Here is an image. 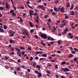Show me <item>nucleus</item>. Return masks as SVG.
<instances>
[{
    "instance_id": "6",
    "label": "nucleus",
    "mask_w": 78,
    "mask_h": 78,
    "mask_svg": "<svg viewBox=\"0 0 78 78\" xmlns=\"http://www.w3.org/2000/svg\"><path fill=\"white\" fill-rule=\"evenodd\" d=\"M9 42L10 43H11V44H12V43H13V44H14L15 42H16V41L12 39H10L9 41Z\"/></svg>"
},
{
    "instance_id": "31",
    "label": "nucleus",
    "mask_w": 78,
    "mask_h": 78,
    "mask_svg": "<svg viewBox=\"0 0 78 78\" xmlns=\"http://www.w3.org/2000/svg\"><path fill=\"white\" fill-rule=\"evenodd\" d=\"M48 22L50 23V22H51V19H50V18H49V19L48 20Z\"/></svg>"
},
{
    "instance_id": "20",
    "label": "nucleus",
    "mask_w": 78,
    "mask_h": 78,
    "mask_svg": "<svg viewBox=\"0 0 78 78\" xmlns=\"http://www.w3.org/2000/svg\"><path fill=\"white\" fill-rule=\"evenodd\" d=\"M70 3L69 2L68 3V4L67 6V8H70Z\"/></svg>"
},
{
    "instance_id": "18",
    "label": "nucleus",
    "mask_w": 78,
    "mask_h": 78,
    "mask_svg": "<svg viewBox=\"0 0 78 78\" xmlns=\"http://www.w3.org/2000/svg\"><path fill=\"white\" fill-rule=\"evenodd\" d=\"M67 63V62L65 61H62L61 64L63 65L66 64Z\"/></svg>"
},
{
    "instance_id": "24",
    "label": "nucleus",
    "mask_w": 78,
    "mask_h": 78,
    "mask_svg": "<svg viewBox=\"0 0 78 78\" xmlns=\"http://www.w3.org/2000/svg\"><path fill=\"white\" fill-rule=\"evenodd\" d=\"M19 8L20 9H24L25 7L23 6H20L19 7Z\"/></svg>"
},
{
    "instance_id": "21",
    "label": "nucleus",
    "mask_w": 78,
    "mask_h": 78,
    "mask_svg": "<svg viewBox=\"0 0 78 78\" xmlns=\"http://www.w3.org/2000/svg\"><path fill=\"white\" fill-rule=\"evenodd\" d=\"M51 14L54 16H56V13L55 12H52Z\"/></svg>"
},
{
    "instance_id": "37",
    "label": "nucleus",
    "mask_w": 78,
    "mask_h": 78,
    "mask_svg": "<svg viewBox=\"0 0 78 78\" xmlns=\"http://www.w3.org/2000/svg\"><path fill=\"white\" fill-rule=\"evenodd\" d=\"M12 30H11L9 31V34H12Z\"/></svg>"
},
{
    "instance_id": "41",
    "label": "nucleus",
    "mask_w": 78,
    "mask_h": 78,
    "mask_svg": "<svg viewBox=\"0 0 78 78\" xmlns=\"http://www.w3.org/2000/svg\"><path fill=\"white\" fill-rule=\"evenodd\" d=\"M42 56H44V57H47V54H43L42 55Z\"/></svg>"
},
{
    "instance_id": "34",
    "label": "nucleus",
    "mask_w": 78,
    "mask_h": 78,
    "mask_svg": "<svg viewBox=\"0 0 78 78\" xmlns=\"http://www.w3.org/2000/svg\"><path fill=\"white\" fill-rule=\"evenodd\" d=\"M9 37H13V36H14V34H10L9 35Z\"/></svg>"
},
{
    "instance_id": "54",
    "label": "nucleus",
    "mask_w": 78,
    "mask_h": 78,
    "mask_svg": "<svg viewBox=\"0 0 78 78\" xmlns=\"http://www.w3.org/2000/svg\"><path fill=\"white\" fill-rule=\"evenodd\" d=\"M27 72H30V71H31V70H30V69H27Z\"/></svg>"
},
{
    "instance_id": "3",
    "label": "nucleus",
    "mask_w": 78,
    "mask_h": 78,
    "mask_svg": "<svg viewBox=\"0 0 78 78\" xmlns=\"http://www.w3.org/2000/svg\"><path fill=\"white\" fill-rule=\"evenodd\" d=\"M41 36L42 39H46L47 38V35L46 34H41Z\"/></svg>"
},
{
    "instance_id": "23",
    "label": "nucleus",
    "mask_w": 78,
    "mask_h": 78,
    "mask_svg": "<svg viewBox=\"0 0 78 78\" xmlns=\"http://www.w3.org/2000/svg\"><path fill=\"white\" fill-rule=\"evenodd\" d=\"M73 5H72L71 6V8H70V10H72L73 9Z\"/></svg>"
},
{
    "instance_id": "8",
    "label": "nucleus",
    "mask_w": 78,
    "mask_h": 78,
    "mask_svg": "<svg viewBox=\"0 0 78 78\" xmlns=\"http://www.w3.org/2000/svg\"><path fill=\"white\" fill-rule=\"evenodd\" d=\"M29 23L30 27H34V26L33 25V23H32L30 21Z\"/></svg>"
},
{
    "instance_id": "12",
    "label": "nucleus",
    "mask_w": 78,
    "mask_h": 78,
    "mask_svg": "<svg viewBox=\"0 0 78 78\" xmlns=\"http://www.w3.org/2000/svg\"><path fill=\"white\" fill-rule=\"evenodd\" d=\"M78 26V24H76V25H75L74 27L72 26V28L73 29H75V28H76V27Z\"/></svg>"
},
{
    "instance_id": "43",
    "label": "nucleus",
    "mask_w": 78,
    "mask_h": 78,
    "mask_svg": "<svg viewBox=\"0 0 78 78\" xmlns=\"http://www.w3.org/2000/svg\"><path fill=\"white\" fill-rule=\"evenodd\" d=\"M49 16L48 15H46L44 16V18H47V17H48Z\"/></svg>"
},
{
    "instance_id": "63",
    "label": "nucleus",
    "mask_w": 78,
    "mask_h": 78,
    "mask_svg": "<svg viewBox=\"0 0 78 78\" xmlns=\"http://www.w3.org/2000/svg\"><path fill=\"white\" fill-rule=\"evenodd\" d=\"M27 4H30V2H29V0H28L27 1Z\"/></svg>"
},
{
    "instance_id": "55",
    "label": "nucleus",
    "mask_w": 78,
    "mask_h": 78,
    "mask_svg": "<svg viewBox=\"0 0 78 78\" xmlns=\"http://www.w3.org/2000/svg\"><path fill=\"white\" fill-rule=\"evenodd\" d=\"M35 59H37V60L39 59V57H38V56H37L35 57Z\"/></svg>"
},
{
    "instance_id": "60",
    "label": "nucleus",
    "mask_w": 78,
    "mask_h": 78,
    "mask_svg": "<svg viewBox=\"0 0 78 78\" xmlns=\"http://www.w3.org/2000/svg\"><path fill=\"white\" fill-rule=\"evenodd\" d=\"M22 54L23 55H25V51H23L22 52Z\"/></svg>"
},
{
    "instance_id": "38",
    "label": "nucleus",
    "mask_w": 78,
    "mask_h": 78,
    "mask_svg": "<svg viewBox=\"0 0 78 78\" xmlns=\"http://www.w3.org/2000/svg\"><path fill=\"white\" fill-rule=\"evenodd\" d=\"M34 32V29H32L30 31V33H32Z\"/></svg>"
},
{
    "instance_id": "10",
    "label": "nucleus",
    "mask_w": 78,
    "mask_h": 78,
    "mask_svg": "<svg viewBox=\"0 0 78 78\" xmlns=\"http://www.w3.org/2000/svg\"><path fill=\"white\" fill-rule=\"evenodd\" d=\"M38 76H37L38 78H40V77H41L42 76V75L41 73H39L38 74Z\"/></svg>"
},
{
    "instance_id": "57",
    "label": "nucleus",
    "mask_w": 78,
    "mask_h": 78,
    "mask_svg": "<svg viewBox=\"0 0 78 78\" xmlns=\"http://www.w3.org/2000/svg\"><path fill=\"white\" fill-rule=\"evenodd\" d=\"M13 73L15 75H17V72L16 71H14Z\"/></svg>"
},
{
    "instance_id": "44",
    "label": "nucleus",
    "mask_w": 78,
    "mask_h": 78,
    "mask_svg": "<svg viewBox=\"0 0 78 78\" xmlns=\"http://www.w3.org/2000/svg\"><path fill=\"white\" fill-rule=\"evenodd\" d=\"M20 19V22H23V20L22 19V18H21Z\"/></svg>"
},
{
    "instance_id": "13",
    "label": "nucleus",
    "mask_w": 78,
    "mask_h": 78,
    "mask_svg": "<svg viewBox=\"0 0 78 78\" xmlns=\"http://www.w3.org/2000/svg\"><path fill=\"white\" fill-rule=\"evenodd\" d=\"M19 53H20V52H17L16 53L17 55H18L19 56H20V57H21V54H19Z\"/></svg>"
},
{
    "instance_id": "59",
    "label": "nucleus",
    "mask_w": 78,
    "mask_h": 78,
    "mask_svg": "<svg viewBox=\"0 0 78 78\" xmlns=\"http://www.w3.org/2000/svg\"><path fill=\"white\" fill-rule=\"evenodd\" d=\"M21 68H25V66H24L23 65H22L21 66Z\"/></svg>"
},
{
    "instance_id": "42",
    "label": "nucleus",
    "mask_w": 78,
    "mask_h": 78,
    "mask_svg": "<svg viewBox=\"0 0 78 78\" xmlns=\"http://www.w3.org/2000/svg\"><path fill=\"white\" fill-rule=\"evenodd\" d=\"M9 55H14V52H12V53H10Z\"/></svg>"
},
{
    "instance_id": "64",
    "label": "nucleus",
    "mask_w": 78,
    "mask_h": 78,
    "mask_svg": "<svg viewBox=\"0 0 78 78\" xmlns=\"http://www.w3.org/2000/svg\"><path fill=\"white\" fill-rule=\"evenodd\" d=\"M61 78H65V76H61Z\"/></svg>"
},
{
    "instance_id": "30",
    "label": "nucleus",
    "mask_w": 78,
    "mask_h": 78,
    "mask_svg": "<svg viewBox=\"0 0 78 78\" xmlns=\"http://www.w3.org/2000/svg\"><path fill=\"white\" fill-rule=\"evenodd\" d=\"M72 12L71 13V15L72 16H74L75 15V12L73 11H72Z\"/></svg>"
},
{
    "instance_id": "47",
    "label": "nucleus",
    "mask_w": 78,
    "mask_h": 78,
    "mask_svg": "<svg viewBox=\"0 0 78 78\" xmlns=\"http://www.w3.org/2000/svg\"><path fill=\"white\" fill-rule=\"evenodd\" d=\"M34 37H35V38H36V39H37V38H38V36H37V35H35L34 36Z\"/></svg>"
},
{
    "instance_id": "15",
    "label": "nucleus",
    "mask_w": 78,
    "mask_h": 78,
    "mask_svg": "<svg viewBox=\"0 0 78 78\" xmlns=\"http://www.w3.org/2000/svg\"><path fill=\"white\" fill-rule=\"evenodd\" d=\"M63 30H64L65 31V32H67V31H69V30H68L67 27H66L65 28V29Z\"/></svg>"
},
{
    "instance_id": "14",
    "label": "nucleus",
    "mask_w": 78,
    "mask_h": 78,
    "mask_svg": "<svg viewBox=\"0 0 78 78\" xmlns=\"http://www.w3.org/2000/svg\"><path fill=\"white\" fill-rule=\"evenodd\" d=\"M12 16H14V17H15L16 16V13L14 12V13L12 14Z\"/></svg>"
},
{
    "instance_id": "51",
    "label": "nucleus",
    "mask_w": 78,
    "mask_h": 78,
    "mask_svg": "<svg viewBox=\"0 0 78 78\" xmlns=\"http://www.w3.org/2000/svg\"><path fill=\"white\" fill-rule=\"evenodd\" d=\"M33 66H36V62H33Z\"/></svg>"
},
{
    "instance_id": "19",
    "label": "nucleus",
    "mask_w": 78,
    "mask_h": 78,
    "mask_svg": "<svg viewBox=\"0 0 78 78\" xmlns=\"http://www.w3.org/2000/svg\"><path fill=\"white\" fill-rule=\"evenodd\" d=\"M0 32H1V33H3L4 32L3 29H2L1 28H0Z\"/></svg>"
},
{
    "instance_id": "35",
    "label": "nucleus",
    "mask_w": 78,
    "mask_h": 78,
    "mask_svg": "<svg viewBox=\"0 0 78 78\" xmlns=\"http://www.w3.org/2000/svg\"><path fill=\"white\" fill-rule=\"evenodd\" d=\"M66 22V20H65L64 19H63V20L62 21V23H65Z\"/></svg>"
},
{
    "instance_id": "53",
    "label": "nucleus",
    "mask_w": 78,
    "mask_h": 78,
    "mask_svg": "<svg viewBox=\"0 0 78 78\" xmlns=\"http://www.w3.org/2000/svg\"><path fill=\"white\" fill-rule=\"evenodd\" d=\"M47 73H48V74H50V71L48 70H47Z\"/></svg>"
},
{
    "instance_id": "45",
    "label": "nucleus",
    "mask_w": 78,
    "mask_h": 78,
    "mask_svg": "<svg viewBox=\"0 0 78 78\" xmlns=\"http://www.w3.org/2000/svg\"><path fill=\"white\" fill-rule=\"evenodd\" d=\"M43 5L44 6H46L47 5V3L45 2L44 3Z\"/></svg>"
},
{
    "instance_id": "50",
    "label": "nucleus",
    "mask_w": 78,
    "mask_h": 78,
    "mask_svg": "<svg viewBox=\"0 0 78 78\" xmlns=\"http://www.w3.org/2000/svg\"><path fill=\"white\" fill-rule=\"evenodd\" d=\"M59 2V0H57L56 1H55V3H56V4H57Z\"/></svg>"
},
{
    "instance_id": "62",
    "label": "nucleus",
    "mask_w": 78,
    "mask_h": 78,
    "mask_svg": "<svg viewBox=\"0 0 78 78\" xmlns=\"http://www.w3.org/2000/svg\"><path fill=\"white\" fill-rule=\"evenodd\" d=\"M65 18L66 19L69 18V16H65Z\"/></svg>"
},
{
    "instance_id": "11",
    "label": "nucleus",
    "mask_w": 78,
    "mask_h": 78,
    "mask_svg": "<svg viewBox=\"0 0 78 78\" xmlns=\"http://www.w3.org/2000/svg\"><path fill=\"white\" fill-rule=\"evenodd\" d=\"M38 8H41L42 9L44 7V5H39L37 6Z\"/></svg>"
},
{
    "instance_id": "48",
    "label": "nucleus",
    "mask_w": 78,
    "mask_h": 78,
    "mask_svg": "<svg viewBox=\"0 0 78 78\" xmlns=\"http://www.w3.org/2000/svg\"><path fill=\"white\" fill-rule=\"evenodd\" d=\"M0 9H1V11H3V7H0Z\"/></svg>"
},
{
    "instance_id": "26",
    "label": "nucleus",
    "mask_w": 78,
    "mask_h": 78,
    "mask_svg": "<svg viewBox=\"0 0 78 78\" xmlns=\"http://www.w3.org/2000/svg\"><path fill=\"white\" fill-rule=\"evenodd\" d=\"M15 50H17L18 51H20V50L19 49V48H15Z\"/></svg>"
},
{
    "instance_id": "61",
    "label": "nucleus",
    "mask_w": 78,
    "mask_h": 78,
    "mask_svg": "<svg viewBox=\"0 0 78 78\" xmlns=\"http://www.w3.org/2000/svg\"><path fill=\"white\" fill-rule=\"evenodd\" d=\"M73 35H72V36L71 35V36L70 37V39H72L73 38Z\"/></svg>"
},
{
    "instance_id": "33",
    "label": "nucleus",
    "mask_w": 78,
    "mask_h": 78,
    "mask_svg": "<svg viewBox=\"0 0 78 78\" xmlns=\"http://www.w3.org/2000/svg\"><path fill=\"white\" fill-rule=\"evenodd\" d=\"M11 51H14V47H12L11 48Z\"/></svg>"
},
{
    "instance_id": "16",
    "label": "nucleus",
    "mask_w": 78,
    "mask_h": 78,
    "mask_svg": "<svg viewBox=\"0 0 78 78\" xmlns=\"http://www.w3.org/2000/svg\"><path fill=\"white\" fill-rule=\"evenodd\" d=\"M41 44H42L43 46H45V45H46L44 43V42L43 41L41 42Z\"/></svg>"
},
{
    "instance_id": "46",
    "label": "nucleus",
    "mask_w": 78,
    "mask_h": 78,
    "mask_svg": "<svg viewBox=\"0 0 78 78\" xmlns=\"http://www.w3.org/2000/svg\"><path fill=\"white\" fill-rule=\"evenodd\" d=\"M75 9H76L78 11V6H76L75 8Z\"/></svg>"
},
{
    "instance_id": "58",
    "label": "nucleus",
    "mask_w": 78,
    "mask_h": 78,
    "mask_svg": "<svg viewBox=\"0 0 78 78\" xmlns=\"http://www.w3.org/2000/svg\"><path fill=\"white\" fill-rule=\"evenodd\" d=\"M65 74L66 75H69V73L66 72L65 73Z\"/></svg>"
},
{
    "instance_id": "32",
    "label": "nucleus",
    "mask_w": 78,
    "mask_h": 78,
    "mask_svg": "<svg viewBox=\"0 0 78 78\" xmlns=\"http://www.w3.org/2000/svg\"><path fill=\"white\" fill-rule=\"evenodd\" d=\"M73 56V55H72V54H70L69 55V57L70 58H72V56Z\"/></svg>"
},
{
    "instance_id": "5",
    "label": "nucleus",
    "mask_w": 78,
    "mask_h": 78,
    "mask_svg": "<svg viewBox=\"0 0 78 78\" xmlns=\"http://www.w3.org/2000/svg\"><path fill=\"white\" fill-rule=\"evenodd\" d=\"M64 9H65L63 6L62 7L61 9H60V11L61 12H65V11H64Z\"/></svg>"
},
{
    "instance_id": "49",
    "label": "nucleus",
    "mask_w": 78,
    "mask_h": 78,
    "mask_svg": "<svg viewBox=\"0 0 78 78\" xmlns=\"http://www.w3.org/2000/svg\"><path fill=\"white\" fill-rule=\"evenodd\" d=\"M27 49L28 50H30V51H31L32 49L30 47H28V48H27Z\"/></svg>"
},
{
    "instance_id": "17",
    "label": "nucleus",
    "mask_w": 78,
    "mask_h": 78,
    "mask_svg": "<svg viewBox=\"0 0 78 78\" xmlns=\"http://www.w3.org/2000/svg\"><path fill=\"white\" fill-rule=\"evenodd\" d=\"M10 12L11 14H12V13H14V10L11 9L10 11Z\"/></svg>"
},
{
    "instance_id": "1",
    "label": "nucleus",
    "mask_w": 78,
    "mask_h": 78,
    "mask_svg": "<svg viewBox=\"0 0 78 78\" xmlns=\"http://www.w3.org/2000/svg\"><path fill=\"white\" fill-rule=\"evenodd\" d=\"M24 31L25 32V35H26L27 36V37L29 39H30V34L28 32V30H24Z\"/></svg>"
},
{
    "instance_id": "29",
    "label": "nucleus",
    "mask_w": 78,
    "mask_h": 78,
    "mask_svg": "<svg viewBox=\"0 0 78 78\" xmlns=\"http://www.w3.org/2000/svg\"><path fill=\"white\" fill-rule=\"evenodd\" d=\"M34 72L36 74H38V73H39V72L37 70L34 71Z\"/></svg>"
},
{
    "instance_id": "52",
    "label": "nucleus",
    "mask_w": 78,
    "mask_h": 78,
    "mask_svg": "<svg viewBox=\"0 0 78 78\" xmlns=\"http://www.w3.org/2000/svg\"><path fill=\"white\" fill-rule=\"evenodd\" d=\"M56 54H53L51 55V56H52V57H54L56 56Z\"/></svg>"
},
{
    "instance_id": "25",
    "label": "nucleus",
    "mask_w": 78,
    "mask_h": 78,
    "mask_svg": "<svg viewBox=\"0 0 78 78\" xmlns=\"http://www.w3.org/2000/svg\"><path fill=\"white\" fill-rule=\"evenodd\" d=\"M3 27H4V28L5 30H6L7 29V26L6 25H4Z\"/></svg>"
},
{
    "instance_id": "2",
    "label": "nucleus",
    "mask_w": 78,
    "mask_h": 78,
    "mask_svg": "<svg viewBox=\"0 0 78 78\" xmlns=\"http://www.w3.org/2000/svg\"><path fill=\"white\" fill-rule=\"evenodd\" d=\"M62 72H69V68H62L61 69Z\"/></svg>"
},
{
    "instance_id": "39",
    "label": "nucleus",
    "mask_w": 78,
    "mask_h": 78,
    "mask_svg": "<svg viewBox=\"0 0 78 78\" xmlns=\"http://www.w3.org/2000/svg\"><path fill=\"white\" fill-rule=\"evenodd\" d=\"M20 49H21V50H25V48L23 47H21L20 48Z\"/></svg>"
},
{
    "instance_id": "22",
    "label": "nucleus",
    "mask_w": 78,
    "mask_h": 78,
    "mask_svg": "<svg viewBox=\"0 0 78 78\" xmlns=\"http://www.w3.org/2000/svg\"><path fill=\"white\" fill-rule=\"evenodd\" d=\"M73 59L74 60V61H75V62H78V61H77V60L78 59V58H73Z\"/></svg>"
},
{
    "instance_id": "28",
    "label": "nucleus",
    "mask_w": 78,
    "mask_h": 78,
    "mask_svg": "<svg viewBox=\"0 0 78 78\" xmlns=\"http://www.w3.org/2000/svg\"><path fill=\"white\" fill-rule=\"evenodd\" d=\"M54 9L55 11H58V10L57 9V8L55 7L54 8Z\"/></svg>"
},
{
    "instance_id": "27",
    "label": "nucleus",
    "mask_w": 78,
    "mask_h": 78,
    "mask_svg": "<svg viewBox=\"0 0 78 78\" xmlns=\"http://www.w3.org/2000/svg\"><path fill=\"white\" fill-rule=\"evenodd\" d=\"M13 9H14V10L15 11H16V9H17V8H16V7L14 6V5H13Z\"/></svg>"
},
{
    "instance_id": "56",
    "label": "nucleus",
    "mask_w": 78,
    "mask_h": 78,
    "mask_svg": "<svg viewBox=\"0 0 78 78\" xmlns=\"http://www.w3.org/2000/svg\"><path fill=\"white\" fill-rule=\"evenodd\" d=\"M44 58H40L39 60V61H41V60H42V59H44Z\"/></svg>"
},
{
    "instance_id": "9",
    "label": "nucleus",
    "mask_w": 78,
    "mask_h": 78,
    "mask_svg": "<svg viewBox=\"0 0 78 78\" xmlns=\"http://www.w3.org/2000/svg\"><path fill=\"white\" fill-rule=\"evenodd\" d=\"M5 7L6 8L8 9H9V5H8V4L7 3L5 4Z\"/></svg>"
},
{
    "instance_id": "7",
    "label": "nucleus",
    "mask_w": 78,
    "mask_h": 78,
    "mask_svg": "<svg viewBox=\"0 0 78 78\" xmlns=\"http://www.w3.org/2000/svg\"><path fill=\"white\" fill-rule=\"evenodd\" d=\"M61 33L62 35H63L64 36H65V34H66L67 32L63 30V32H61Z\"/></svg>"
},
{
    "instance_id": "40",
    "label": "nucleus",
    "mask_w": 78,
    "mask_h": 78,
    "mask_svg": "<svg viewBox=\"0 0 78 78\" xmlns=\"http://www.w3.org/2000/svg\"><path fill=\"white\" fill-rule=\"evenodd\" d=\"M74 50L75 51H78V50L76 48H74Z\"/></svg>"
},
{
    "instance_id": "4",
    "label": "nucleus",
    "mask_w": 78,
    "mask_h": 78,
    "mask_svg": "<svg viewBox=\"0 0 78 78\" xmlns=\"http://www.w3.org/2000/svg\"><path fill=\"white\" fill-rule=\"evenodd\" d=\"M33 12H34V11L31 9H30L29 10V16L31 18H32V15H33Z\"/></svg>"
},
{
    "instance_id": "36",
    "label": "nucleus",
    "mask_w": 78,
    "mask_h": 78,
    "mask_svg": "<svg viewBox=\"0 0 78 78\" xmlns=\"http://www.w3.org/2000/svg\"><path fill=\"white\" fill-rule=\"evenodd\" d=\"M36 67L37 68H41V66H40V65H37L36 66Z\"/></svg>"
}]
</instances>
